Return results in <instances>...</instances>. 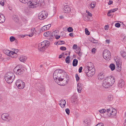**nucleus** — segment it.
Listing matches in <instances>:
<instances>
[{
    "mask_svg": "<svg viewBox=\"0 0 126 126\" xmlns=\"http://www.w3.org/2000/svg\"><path fill=\"white\" fill-rule=\"evenodd\" d=\"M53 77L55 81L59 85L64 86L67 84L69 78L66 73L61 69L56 70L54 73Z\"/></svg>",
    "mask_w": 126,
    "mask_h": 126,
    "instance_id": "nucleus-1",
    "label": "nucleus"
},
{
    "mask_svg": "<svg viewBox=\"0 0 126 126\" xmlns=\"http://www.w3.org/2000/svg\"><path fill=\"white\" fill-rule=\"evenodd\" d=\"M27 4L29 8H35L38 6H44L45 3L44 0H37L36 1L30 0Z\"/></svg>",
    "mask_w": 126,
    "mask_h": 126,
    "instance_id": "nucleus-2",
    "label": "nucleus"
},
{
    "mask_svg": "<svg viewBox=\"0 0 126 126\" xmlns=\"http://www.w3.org/2000/svg\"><path fill=\"white\" fill-rule=\"evenodd\" d=\"M15 78V75L11 72L7 73L5 77V79L8 83L10 84L12 82Z\"/></svg>",
    "mask_w": 126,
    "mask_h": 126,
    "instance_id": "nucleus-3",
    "label": "nucleus"
},
{
    "mask_svg": "<svg viewBox=\"0 0 126 126\" xmlns=\"http://www.w3.org/2000/svg\"><path fill=\"white\" fill-rule=\"evenodd\" d=\"M14 70L16 74L18 75L22 74L24 71V67L21 66L19 67H16L14 68Z\"/></svg>",
    "mask_w": 126,
    "mask_h": 126,
    "instance_id": "nucleus-4",
    "label": "nucleus"
},
{
    "mask_svg": "<svg viewBox=\"0 0 126 126\" xmlns=\"http://www.w3.org/2000/svg\"><path fill=\"white\" fill-rule=\"evenodd\" d=\"M104 58L107 60H109L111 58V54L110 51L107 49L104 50L103 53Z\"/></svg>",
    "mask_w": 126,
    "mask_h": 126,
    "instance_id": "nucleus-5",
    "label": "nucleus"
},
{
    "mask_svg": "<svg viewBox=\"0 0 126 126\" xmlns=\"http://www.w3.org/2000/svg\"><path fill=\"white\" fill-rule=\"evenodd\" d=\"M47 16V12L46 11H42L38 15V18L39 19L43 20L45 19Z\"/></svg>",
    "mask_w": 126,
    "mask_h": 126,
    "instance_id": "nucleus-6",
    "label": "nucleus"
},
{
    "mask_svg": "<svg viewBox=\"0 0 126 126\" xmlns=\"http://www.w3.org/2000/svg\"><path fill=\"white\" fill-rule=\"evenodd\" d=\"M104 79L107 81L111 86H112L114 83L115 81V80L113 77L110 76L106 77Z\"/></svg>",
    "mask_w": 126,
    "mask_h": 126,
    "instance_id": "nucleus-7",
    "label": "nucleus"
},
{
    "mask_svg": "<svg viewBox=\"0 0 126 126\" xmlns=\"http://www.w3.org/2000/svg\"><path fill=\"white\" fill-rule=\"evenodd\" d=\"M1 117L3 120L7 122H10L11 120V117L7 113L3 114L1 115Z\"/></svg>",
    "mask_w": 126,
    "mask_h": 126,
    "instance_id": "nucleus-8",
    "label": "nucleus"
},
{
    "mask_svg": "<svg viewBox=\"0 0 126 126\" xmlns=\"http://www.w3.org/2000/svg\"><path fill=\"white\" fill-rule=\"evenodd\" d=\"M95 73V70L94 69L92 70H89L86 74V75L88 77H90L93 76Z\"/></svg>",
    "mask_w": 126,
    "mask_h": 126,
    "instance_id": "nucleus-9",
    "label": "nucleus"
},
{
    "mask_svg": "<svg viewBox=\"0 0 126 126\" xmlns=\"http://www.w3.org/2000/svg\"><path fill=\"white\" fill-rule=\"evenodd\" d=\"M51 26V25L50 24L44 26L40 29V31L43 32L44 31L47 30L49 29Z\"/></svg>",
    "mask_w": 126,
    "mask_h": 126,
    "instance_id": "nucleus-10",
    "label": "nucleus"
},
{
    "mask_svg": "<svg viewBox=\"0 0 126 126\" xmlns=\"http://www.w3.org/2000/svg\"><path fill=\"white\" fill-rule=\"evenodd\" d=\"M104 79L103 81V83L102 84L103 86L105 88H109L111 86L108 82Z\"/></svg>",
    "mask_w": 126,
    "mask_h": 126,
    "instance_id": "nucleus-11",
    "label": "nucleus"
},
{
    "mask_svg": "<svg viewBox=\"0 0 126 126\" xmlns=\"http://www.w3.org/2000/svg\"><path fill=\"white\" fill-rule=\"evenodd\" d=\"M63 10L64 12L66 13H69L71 11L70 8L67 5L64 6Z\"/></svg>",
    "mask_w": 126,
    "mask_h": 126,
    "instance_id": "nucleus-12",
    "label": "nucleus"
},
{
    "mask_svg": "<svg viewBox=\"0 0 126 126\" xmlns=\"http://www.w3.org/2000/svg\"><path fill=\"white\" fill-rule=\"evenodd\" d=\"M8 52L7 53H6V55H7L8 56H9L12 57L14 58L15 57H14V55H16V54L13 51H7Z\"/></svg>",
    "mask_w": 126,
    "mask_h": 126,
    "instance_id": "nucleus-13",
    "label": "nucleus"
},
{
    "mask_svg": "<svg viewBox=\"0 0 126 126\" xmlns=\"http://www.w3.org/2000/svg\"><path fill=\"white\" fill-rule=\"evenodd\" d=\"M82 84L81 83H79L77 84V90L79 93H80L82 89Z\"/></svg>",
    "mask_w": 126,
    "mask_h": 126,
    "instance_id": "nucleus-14",
    "label": "nucleus"
},
{
    "mask_svg": "<svg viewBox=\"0 0 126 126\" xmlns=\"http://www.w3.org/2000/svg\"><path fill=\"white\" fill-rule=\"evenodd\" d=\"M125 84V82L123 79L119 80L118 82V86L120 88H121L124 86Z\"/></svg>",
    "mask_w": 126,
    "mask_h": 126,
    "instance_id": "nucleus-15",
    "label": "nucleus"
},
{
    "mask_svg": "<svg viewBox=\"0 0 126 126\" xmlns=\"http://www.w3.org/2000/svg\"><path fill=\"white\" fill-rule=\"evenodd\" d=\"M116 62L117 66L116 67V69L117 71L119 72L121 70V64L116 61Z\"/></svg>",
    "mask_w": 126,
    "mask_h": 126,
    "instance_id": "nucleus-16",
    "label": "nucleus"
},
{
    "mask_svg": "<svg viewBox=\"0 0 126 126\" xmlns=\"http://www.w3.org/2000/svg\"><path fill=\"white\" fill-rule=\"evenodd\" d=\"M116 110L115 109H113L110 112V114H109V116L113 117L116 115Z\"/></svg>",
    "mask_w": 126,
    "mask_h": 126,
    "instance_id": "nucleus-17",
    "label": "nucleus"
},
{
    "mask_svg": "<svg viewBox=\"0 0 126 126\" xmlns=\"http://www.w3.org/2000/svg\"><path fill=\"white\" fill-rule=\"evenodd\" d=\"M5 20V18L4 15L0 13V23L4 22Z\"/></svg>",
    "mask_w": 126,
    "mask_h": 126,
    "instance_id": "nucleus-18",
    "label": "nucleus"
},
{
    "mask_svg": "<svg viewBox=\"0 0 126 126\" xmlns=\"http://www.w3.org/2000/svg\"><path fill=\"white\" fill-rule=\"evenodd\" d=\"M89 119H86L83 121V124L85 126H89L90 124Z\"/></svg>",
    "mask_w": 126,
    "mask_h": 126,
    "instance_id": "nucleus-19",
    "label": "nucleus"
},
{
    "mask_svg": "<svg viewBox=\"0 0 126 126\" xmlns=\"http://www.w3.org/2000/svg\"><path fill=\"white\" fill-rule=\"evenodd\" d=\"M61 103H60V106L62 108H63L65 106L66 102L65 100H64L62 99L60 101Z\"/></svg>",
    "mask_w": 126,
    "mask_h": 126,
    "instance_id": "nucleus-20",
    "label": "nucleus"
},
{
    "mask_svg": "<svg viewBox=\"0 0 126 126\" xmlns=\"http://www.w3.org/2000/svg\"><path fill=\"white\" fill-rule=\"evenodd\" d=\"M19 85V86H18V87L19 89H23L25 86L24 82H23L22 81V82L21 83H20Z\"/></svg>",
    "mask_w": 126,
    "mask_h": 126,
    "instance_id": "nucleus-21",
    "label": "nucleus"
},
{
    "mask_svg": "<svg viewBox=\"0 0 126 126\" xmlns=\"http://www.w3.org/2000/svg\"><path fill=\"white\" fill-rule=\"evenodd\" d=\"M27 58L26 57L22 56H21L19 58V60L22 62H24L27 59Z\"/></svg>",
    "mask_w": 126,
    "mask_h": 126,
    "instance_id": "nucleus-22",
    "label": "nucleus"
},
{
    "mask_svg": "<svg viewBox=\"0 0 126 126\" xmlns=\"http://www.w3.org/2000/svg\"><path fill=\"white\" fill-rule=\"evenodd\" d=\"M42 45L44 46L45 47H47L49 45V42L47 40H45L42 42Z\"/></svg>",
    "mask_w": 126,
    "mask_h": 126,
    "instance_id": "nucleus-23",
    "label": "nucleus"
},
{
    "mask_svg": "<svg viewBox=\"0 0 126 126\" xmlns=\"http://www.w3.org/2000/svg\"><path fill=\"white\" fill-rule=\"evenodd\" d=\"M121 56L124 59H126V52L124 51H121L120 52Z\"/></svg>",
    "mask_w": 126,
    "mask_h": 126,
    "instance_id": "nucleus-24",
    "label": "nucleus"
},
{
    "mask_svg": "<svg viewBox=\"0 0 126 126\" xmlns=\"http://www.w3.org/2000/svg\"><path fill=\"white\" fill-rule=\"evenodd\" d=\"M78 61L76 59H74L73 62V65L74 66H76L78 64Z\"/></svg>",
    "mask_w": 126,
    "mask_h": 126,
    "instance_id": "nucleus-25",
    "label": "nucleus"
},
{
    "mask_svg": "<svg viewBox=\"0 0 126 126\" xmlns=\"http://www.w3.org/2000/svg\"><path fill=\"white\" fill-rule=\"evenodd\" d=\"M12 18L16 22H18V18L16 15H13Z\"/></svg>",
    "mask_w": 126,
    "mask_h": 126,
    "instance_id": "nucleus-26",
    "label": "nucleus"
},
{
    "mask_svg": "<svg viewBox=\"0 0 126 126\" xmlns=\"http://www.w3.org/2000/svg\"><path fill=\"white\" fill-rule=\"evenodd\" d=\"M89 70V66H85L84 68V71L86 74Z\"/></svg>",
    "mask_w": 126,
    "mask_h": 126,
    "instance_id": "nucleus-27",
    "label": "nucleus"
},
{
    "mask_svg": "<svg viewBox=\"0 0 126 126\" xmlns=\"http://www.w3.org/2000/svg\"><path fill=\"white\" fill-rule=\"evenodd\" d=\"M51 32L48 31L45 32L44 33V35L46 37H48L51 34Z\"/></svg>",
    "mask_w": 126,
    "mask_h": 126,
    "instance_id": "nucleus-28",
    "label": "nucleus"
},
{
    "mask_svg": "<svg viewBox=\"0 0 126 126\" xmlns=\"http://www.w3.org/2000/svg\"><path fill=\"white\" fill-rule=\"evenodd\" d=\"M98 78L99 79H102L104 77V76L103 74L100 73L99 74L98 76Z\"/></svg>",
    "mask_w": 126,
    "mask_h": 126,
    "instance_id": "nucleus-29",
    "label": "nucleus"
},
{
    "mask_svg": "<svg viewBox=\"0 0 126 126\" xmlns=\"http://www.w3.org/2000/svg\"><path fill=\"white\" fill-rule=\"evenodd\" d=\"M110 67L112 71L114 70L115 68V65L113 63L111 64L110 65Z\"/></svg>",
    "mask_w": 126,
    "mask_h": 126,
    "instance_id": "nucleus-30",
    "label": "nucleus"
},
{
    "mask_svg": "<svg viewBox=\"0 0 126 126\" xmlns=\"http://www.w3.org/2000/svg\"><path fill=\"white\" fill-rule=\"evenodd\" d=\"M22 81L20 80H16V85L18 87V86H19L20 83H21L22 82Z\"/></svg>",
    "mask_w": 126,
    "mask_h": 126,
    "instance_id": "nucleus-31",
    "label": "nucleus"
},
{
    "mask_svg": "<svg viewBox=\"0 0 126 126\" xmlns=\"http://www.w3.org/2000/svg\"><path fill=\"white\" fill-rule=\"evenodd\" d=\"M38 89L40 91H43L44 90L43 86L41 85H40V86H39L38 87Z\"/></svg>",
    "mask_w": 126,
    "mask_h": 126,
    "instance_id": "nucleus-32",
    "label": "nucleus"
},
{
    "mask_svg": "<svg viewBox=\"0 0 126 126\" xmlns=\"http://www.w3.org/2000/svg\"><path fill=\"white\" fill-rule=\"evenodd\" d=\"M113 109L112 108L107 109V110H106V112L108 114H110V112H111V111Z\"/></svg>",
    "mask_w": 126,
    "mask_h": 126,
    "instance_id": "nucleus-33",
    "label": "nucleus"
},
{
    "mask_svg": "<svg viewBox=\"0 0 126 126\" xmlns=\"http://www.w3.org/2000/svg\"><path fill=\"white\" fill-rule=\"evenodd\" d=\"M38 48L39 51H43L45 49V47H40V46H38Z\"/></svg>",
    "mask_w": 126,
    "mask_h": 126,
    "instance_id": "nucleus-34",
    "label": "nucleus"
},
{
    "mask_svg": "<svg viewBox=\"0 0 126 126\" xmlns=\"http://www.w3.org/2000/svg\"><path fill=\"white\" fill-rule=\"evenodd\" d=\"M70 57L69 56H68L66 57L65 59V62L66 63H70Z\"/></svg>",
    "mask_w": 126,
    "mask_h": 126,
    "instance_id": "nucleus-35",
    "label": "nucleus"
},
{
    "mask_svg": "<svg viewBox=\"0 0 126 126\" xmlns=\"http://www.w3.org/2000/svg\"><path fill=\"white\" fill-rule=\"evenodd\" d=\"M64 42L63 41L60 40L58 41L57 43V44H58V45H62L64 44Z\"/></svg>",
    "mask_w": 126,
    "mask_h": 126,
    "instance_id": "nucleus-36",
    "label": "nucleus"
},
{
    "mask_svg": "<svg viewBox=\"0 0 126 126\" xmlns=\"http://www.w3.org/2000/svg\"><path fill=\"white\" fill-rule=\"evenodd\" d=\"M108 98L109 100H112L113 98V95H108Z\"/></svg>",
    "mask_w": 126,
    "mask_h": 126,
    "instance_id": "nucleus-37",
    "label": "nucleus"
},
{
    "mask_svg": "<svg viewBox=\"0 0 126 126\" xmlns=\"http://www.w3.org/2000/svg\"><path fill=\"white\" fill-rule=\"evenodd\" d=\"M80 49L79 48H78V51H77V52H76V53L78 54L80 56L81 55V53L80 52Z\"/></svg>",
    "mask_w": 126,
    "mask_h": 126,
    "instance_id": "nucleus-38",
    "label": "nucleus"
},
{
    "mask_svg": "<svg viewBox=\"0 0 126 126\" xmlns=\"http://www.w3.org/2000/svg\"><path fill=\"white\" fill-rule=\"evenodd\" d=\"M67 30L69 32H73V30L72 27H69L67 28Z\"/></svg>",
    "mask_w": 126,
    "mask_h": 126,
    "instance_id": "nucleus-39",
    "label": "nucleus"
},
{
    "mask_svg": "<svg viewBox=\"0 0 126 126\" xmlns=\"http://www.w3.org/2000/svg\"><path fill=\"white\" fill-rule=\"evenodd\" d=\"M118 10V8H116L113 9H111L110 10V11L111 13H113L115 12L117 10Z\"/></svg>",
    "mask_w": 126,
    "mask_h": 126,
    "instance_id": "nucleus-40",
    "label": "nucleus"
},
{
    "mask_svg": "<svg viewBox=\"0 0 126 126\" xmlns=\"http://www.w3.org/2000/svg\"><path fill=\"white\" fill-rule=\"evenodd\" d=\"M99 112L101 113H103L106 112V110L104 109L99 110Z\"/></svg>",
    "mask_w": 126,
    "mask_h": 126,
    "instance_id": "nucleus-41",
    "label": "nucleus"
},
{
    "mask_svg": "<svg viewBox=\"0 0 126 126\" xmlns=\"http://www.w3.org/2000/svg\"><path fill=\"white\" fill-rule=\"evenodd\" d=\"M91 7L93 8H94L95 6V3L94 2H92L91 3Z\"/></svg>",
    "mask_w": 126,
    "mask_h": 126,
    "instance_id": "nucleus-42",
    "label": "nucleus"
},
{
    "mask_svg": "<svg viewBox=\"0 0 126 126\" xmlns=\"http://www.w3.org/2000/svg\"><path fill=\"white\" fill-rule=\"evenodd\" d=\"M10 40L11 42L14 41L15 39V38L13 36H11L10 38Z\"/></svg>",
    "mask_w": 126,
    "mask_h": 126,
    "instance_id": "nucleus-43",
    "label": "nucleus"
},
{
    "mask_svg": "<svg viewBox=\"0 0 126 126\" xmlns=\"http://www.w3.org/2000/svg\"><path fill=\"white\" fill-rule=\"evenodd\" d=\"M77 98L76 96H73L72 98V101L73 102H74L76 100Z\"/></svg>",
    "mask_w": 126,
    "mask_h": 126,
    "instance_id": "nucleus-44",
    "label": "nucleus"
},
{
    "mask_svg": "<svg viewBox=\"0 0 126 126\" xmlns=\"http://www.w3.org/2000/svg\"><path fill=\"white\" fill-rule=\"evenodd\" d=\"M75 76L77 81H78L79 80V78L78 74H76Z\"/></svg>",
    "mask_w": 126,
    "mask_h": 126,
    "instance_id": "nucleus-45",
    "label": "nucleus"
},
{
    "mask_svg": "<svg viewBox=\"0 0 126 126\" xmlns=\"http://www.w3.org/2000/svg\"><path fill=\"white\" fill-rule=\"evenodd\" d=\"M85 32L86 34L87 35H89L90 34V32L88 30L87 28L85 29Z\"/></svg>",
    "mask_w": 126,
    "mask_h": 126,
    "instance_id": "nucleus-46",
    "label": "nucleus"
},
{
    "mask_svg": "<svg viewBox=\"0 0 126 126\" xmlns=\"http://www.w3.org/2000/svg\"><path fill=\"white\" fill-rule=\"evenodd\" d=\"M21 2L24 3H27L28 2L27 0H19Z\"/></svg>",
    "mask_w": 126,
    "mask_h": 126,
    "instance_id": "nucleus-47",
    "label": "nucleus"
},
{
    "mask_svg": "<svg viewBox=\"0 0 126 126\" xmlns=\"http://www.w3.org/2000/svg\"><path fill=\"white\" fill-rule=\"evenodd\" d=\"M60 49L62 50H66V48L64 47H61L60 48Z\"/></svg>",
    "mask_w": 126,
    "mask_h": 126,
    "instance_id": "nucleus-48",
    "label": "nucleus"
},
{
    "mask_svg": "<svg viewBox=\"0 0 126 126\" xmlns=\"http://www.w3.org/2000/svg\"><path fill=\"white\" fill-rule=\"evenodd\" d=\"M121 25L119 23H116L115 24V26L117 28H119L120 26Z\"/></svg>",
    "mask_w": 126,
    "mask_h": 126,
    "instance_id": "nucleus-49",
    "label": "nucleus"
},
{
    "mask_svg": "<svg viewBox=\"0 0 126 126\" xmlns=\"http://www.w3.org/2000/svg\"><path fill=\"white\" fill-rule=\"evenodd\" d=\"M65 111L66 113L68 114L69 115L70 113V110L69 109L67 108L65 109Z\"/></svg>",
    "mask_w": 126,
    "mask_h": 126,
    "instance_id": "nucleus-50",
    "label": "nucleus"
},
{
    "mask_svg": "<svg viewBox=\"0 0 126 126\" xmlns=\"http://www.w3.org/2000/svg\"><path fill=\"white\" fill-rule=\"evenodd\" d=\"M0 4L2 6H3L4 5V0H1Z\"/></svg>",
    "mask_w": 126,
    "mask_h": 126,
    "instance_id": "nucleus-51",
    "label": "nucleus"
},
{
    "mask_svg": "<svg viewBox=\"0 0 126 126\" xmlns=\"http://www.w3.org/2000/svg\"><path fill=\"white\" fill-rule=\"evenodd\" d=\"M77 45L76 44H74L73 45V49H78V48H79V47H77Z\"/></svg>",
    "mask_w": 126,
    "mask_h": 126,
    "instance_id": "nucleus-52",
    "label": "nucleus"
},
{
    "mask_svg": "<svg viewBox=\"0 0 126 126\" xmlns=\"http://www.w3.org/2000/svg\"><path fill=\"white\" fill-rule=\"evenodd\" d=\"M50 36H49V39L50 41H52V40L53 39L54 37V36H51V35H50Z\"/></svg>",
    "mask_w": 126,
    "mask_h": 126,
    "instance_id": "nucleus-53",
    "label": "nucleus"
},
{
    "mask_svg": "<svg viewBox=\"0 0 126 126\" xmlns=\"http://www.w3.org/2000/svg\"><path fill=\"white\" fill-rule=\"evenodd\" d=\"M82 66L80 67L79 69V73H81L82 72Z\"/></svg>",
    "mask_w": 126,
    "mask_h": 126,
    "instance_id": "nucleus-54",
    "label": "nucleus"
},
{
    "mask_svg": "<svg viewBox=\"0 0 126 126\" xmlns=\"http://www.w3.org/2000/svg\"><path fill=\"white\" fill-rule=\"evenodd\" d=\"M95 126H104V125L102 123H100L96 125Z\"/></svg>",
    "mask_w": 126,
    "mask_h": 126,
    "instance_id": "nucleus-55",
    "label": "nucleus"
},
{
    "mask_svg": "<svg viewBox=\"0 0 126 126\" xmlns=\"http://www.w3.org/2000/svg\"><path fill=\"white\" fill-rule=\"evenodd\" d=\"M89 70H92L93 69L95 70V69L94 68L93 66H92L91 67L89 66Z\"/></svg>",
    "mask_w": 126,
    "mask_h": 126,
    "instance_id": "nucleus-56",
    "label": "nucleus"
},
{
    "mask_svg": "<svg viewBox=\"0 0 126 126\" xmlns=\"http://www.w3.org/2000/svg\"><path fill=\"white\" fill-rule=\"evenodd\" d=\"M35 29L34 28H32L31 30V32H33V33H35Z\"/></svg>",
    "mask_w": 126,
    "mask_h": 126,
    "instance_id": "nucleus-57",
    "label": "nucleus"
},
{
    "mask_svg": "<svg viewBox=\"0 0 126 126\" xmlns=\"http://www.w3.org/2000/svg\"><path fill=\"white\" fill-rule=\"evenodd\" d=\"M96 50V49L95 48H93L92 50V52L93 53H95V51Z\"/></svg>",
    "mask_w": 126,
    "mask_h": 126,
    "instance_id": "nucleus-58",
    "label": "nucleus"
},
{
    "mask_svg": "<svg viewBox=\"0 0 126 126\" xmlns=\"http://www.w3.org/2000/svg\"><path fill=\"white\" fill-rule=\"evenodd\" d=\"M42 42L40 43L38 45V46H40V47H45L43 45H42Z\"/></svg>",
    "mask_w": 126,
    "mask_h": 126,
    "instance_id": "nucleus-59",
    "label": "nucleus"
},
{
    "mask_svg": "<svg viewBox=\"0 0 126 126\" xmlns=\"http://www.w3.org/2000/svg\"><path fill=\"white\" fill-rule=\"evenodd\" d=\"M113 3V1L111 0H110L109 1V2L108 3V4L109 5H110L112 4Z\"/></svg>",
    "mask_w": 126,
    "mask_h": 126,
    "instance_id": "nucleus-60",
    "label": "nucleus"
},
{
    "mask_svg": "<svg viewBox=\"0 0 126 126\" xmlns=\"http://www.w3.org/2000/svg\"><path fill=\"white\" fill-rule=\"evenodd\" d=\"M33 32H31V33L29 34V36L30 37H32L33 35Z\"/></svg>",
    "mask_w": 126,
    "mask_h": 126,
    "instance_id": "nucleus-61",
    "label": "nucleus"
},
{
    "mask_svg": "<svg viewBox=\"0 0 126 126\" xmlns=\"http://www.w3.org/2000/svg\"><path fill=\"white\" fill-rule=\"evenodd\" d=\"M64 54V53H63L61 54L59 56V58H61L63 56V54Z\"/></svg>",
    "mask_w": 126,
    "mask_h": 126,
    "instance_id": "nucleus-62",
    "label": "nucleus"
},
{
    "mask_svg": "<svg viewBox=\"0 0 126 126\" xmlns=\"http://www.w3.org/2000/svg\"><path fill=\"white\" fill-rule=\"evenodd\" d=\"M60 37V35H57L55 36V38L56 39H58Z\"/></svg>",
    "mask_w": 126,
    "mask_h": 126,
    "instance_id": "nucleus-63",
    "label": "nucleus"
},
{
    "mask_svg": "<svg viewBox=\"0 0 126 126\" xmlns=\"http://www.w3.org/2000/svg\"><path fill=\"white\" fill-rule=\"evenodd\" d=\"M88 16H92V15L91 14L90 12H89V11H88Z\"/></svg>",
    "mask_w": 126,
    "mask_h": 126,
    "instance_id": "nucleus-64",
    "label": "nucleus"
}]
</instances>
